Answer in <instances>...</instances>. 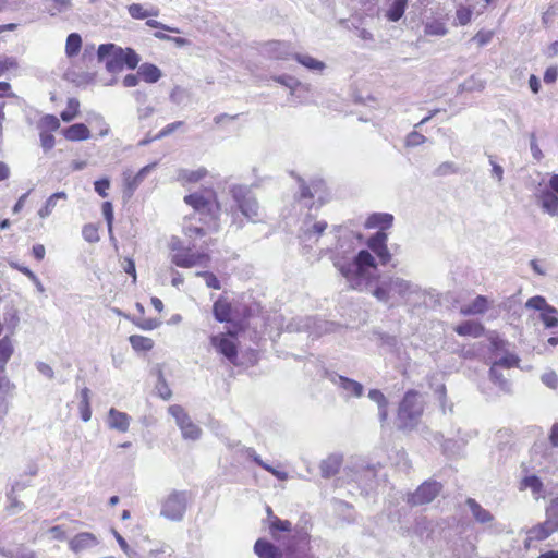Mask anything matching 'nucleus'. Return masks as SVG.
Listing matches in <instances>:
<instances>
[{"label": "nucleus", "instance_id": "1", "mask_svg": "<svg viewBox=\"0 0 558 558\" xmlns=\"http://www.w3.org/2000/svg\"><path fill=\"white\" fill-rule=\"evenodd\" d=\"M184 202L195 210V214L186 217L183 222L182 230L186 238L195 240L206 235L205 228L194 222L196 220V214L202 216L199 220H202L204 225H207L208 229L215 232L218 231L220 205L217 201L216 192L213 189H204L189 194L184 197Z\"/></svg>", "mask_w": 558, "mask_h": 558}, {"label": "nucleus", "instance_id": "2", "mask_svg": "<svg viewBox=\"0 0 558 558\" xmlns=\"http://www.w3.org/2000/svg\"><path fill=\"white\" fill-rule=\"evenodd\" d=\"M332 262L351 289L368 291L373 288L377 265L369 251L361 250L353 258L336 254Z\"/></svg>", "mask_w": 558, "mask_h": 558}, {"label": "nucleus", "instance_id": "3", "mask_svg": "<svg viewBox=\"0 0 558 558\" xmlns=\"http://www.w3.org/2000/svg\"><path fill=\"white\" fill-rule=\"evenodd\" d=\"M372 294L383 303L402 301L404 303H417L424 299V290L415 282L399 276H384L380 278Z\"/></svg>", "mask_w": 558, "mask_h": 558}, {"label": "nucleus", "instance_id": "4", "mask_svg": "<svg viewBox=\"0 0 558 558\" xmlns=\"http://www.w3.org/2000/svg\"><path fill=\"white\" fill-rule=\"evenodd\" d=\"M99 60H106V68L109 72H119L125 65L134 70L140 61V56L132 48H121L114 44H102L98 47Z\"/></svg>", "mask_w": 558, "mask_h": 558}, {"label": "nucleus", "instance_id": "5", "mask_svg": "<svg viewBox=\"0 0 558 558\" xmlns=\"http://www.w3.org/2000/svg\"><path fill=\"white\" fill-rule=\"evenodd\" d=\"M424 411V402L420 392L409 390L401 400L397 414V426L401 430L414 429Z\"/></svg>", "mask_w": 558, "mask_h": 558}, {"label": "nucleus", "instance_id": "6", "mask_svg": "<svg viewBox=\"0 0 558 558\" xmlns=\"http://www.w3.org/2000/svg\"><path fill=\"white\" fill-rule=\"evenodd\" d=\"M230 194L235 203L236 210L240 211L247 221L257 223L264 220V211L248 186L232 185L230 187Z\"/></svg>", "mask_w": 558, "mask_h": 558}, {"label": "nucleus", "instance_id": "7", "mask_svg": "<svg viewBox=\"0 0 558 558\" xmlns=\"http://www.w3.org/2000/svg\"><path fill=\"white\" fill-rule=\"evenodd\" d=\"M187 501V492H171L161 502L160 515L170 521H181L186 512Z\"/></svg>", "mask_w": 558, "mask_h": 558}, {"label": "nucleus", "instance_id": "8", "mask_svg": "<svg viewBox=\"0 0 558 558\" xmlns=\"http://www.w3.org/2000/svg\"><path fill=\"white\" fill-rule=\"evenodd\" d=\"M168 412L175 420L184 439L197 440L201 438L202 429L191 420L190 415L181 405H170Z\"/></svg>", "mask_w": 558, "mask_h": 558}, {"label": "nucleus", "instance_id": "9", "mask_svg": "<svg viewBox=\"0 0 558 558\" xmlns=\"http://www.w3.org/2000/svg\"><path fill=\"white\" fill-rule=\"evenodd\" d=\"M526 308L539 311V319L545 328H555L558 326V310L548 304L546 299L541 295L530 298L525 303Z\"/></svg>", "mask_w": 558, "mask_h": 558}, {"label": "nucleus", "instance_id": "10", "mask_svg": "<svg viewBox=\"0 0 558 558\" xmlns=\"http://www.w3.org/2000/svg\"><path fill=\"white\" fill-rule=\"evenodd\" d=\"M211 260L210 255L205 252H193L192 247H186L183 252L172 253L171 262L182 268H192L195 266L207 267Z\"/></svg>", "mask_w": 558, "mask_h": 558}, {"label": "nucleus", "instance_id": "11", "mask_svg": "<svg viewBox=\"0 0 558 558\" xmlns=\"http://www.w3.org/2000/svg\"><path fill=\"white\" fill-rule=\"evenodd\" d=\"M289 331H310L315 336H320L322 333L329 332L333 330V324L325 320H316L312 317H299L293 319L287 326Z\"/></svg>", "mask_w": 558, "mask_h": 558}, {"label": "nucleus", "instance_id": "12", "mask_svg": "<svg viewBox=\"0 0 558 558\" xmlns=\"http://www.w3.org/2000/svg\"><path fill=\"white\" fill-rule=\"evenodd\" d=\"M300 182V199L305 202V205H313L311 201L316 199L319 205L324 204L326 201V189L325 182L322 179L312 180L308 184H306L302 179H299Z\"/></svg>", "mask_w": 558, "mask_h": 558}, {"label": "nucleus", "instance_id": "13", "mask_svg": "<svg viewBox=\"0 0 558 558\" xmlns=\"http://www.w3.org/2000/svg\"><path fill=\"white\" fill-rule=\"evenodd\" d=\"M235 335L232 332L219 333L210 337V343L216 351L222 354L231 364H236L238 348L235 344Z\"/></svg>", "mask_w": 558, "mask_h": 558}, {"label": "nucleus", "instance_id": "14", "mask_svg": "<svg viewBox=\"0 0 558 558\" xmlns=\"http://www.w3.org/2000/svg\"><path fill=\"white\" fill-rule=\"evenodd\" d=\"M438 482H424L414 493L409 494L407 501L411 506H422L432 502L440 493Z\"/></svg>", "mask_w": 558, "mask_h": 558}, {"label": "nucleus", "instance_id": "15", "mask_svg": "<svg viewBox=\"0 0 558 558\" xmlns=\"http://www.w3.org/2000/svg\"><path fill=\"white\" fill-rule=\"evenodd\" d=\"M347 470L352 481L356 482L364 489L372 487L377 472L375 466L359 461L352 465H348Z\"/></svg>", "mask_w": 558, "mask_h": 558}, {"label": "nucleus", "instance_id": "16", "mask_svg": "<svg viewBox=\"0 0 558 558\" xmlns=\"http://www.w3.org/2000/svg\"><path fill=\"white\" fill-rule=\"evenodd\" d=\"M465 505L468 506L470 513L476 523L485 526L487 530L495 529V517L489 510L482 507V505L473 498H468Z\"/></svg>", "mask_w": 558, "mask_h": 558}, {"label": "nucleus", "instance_id": "17", "mask_svg": "<svg viewBox=\"0 0 558 558\" xmlns=\"http://www.w3.org/2000/svg\"><path fill=\"white\" fill-rule=\"evenodd\" d=\"M368 248L378 257L379 263L385 266L390 263L391 254L387 247V234L377 232L367 241Z\"/></svg>", "mask_w": 558, "mask_h": 558}, {"label": "nucleus", "instance_id": "18", "mask_svg": "<svg viewBox=\"0 0 558 558\" xmlns=\"http://www.w3.org/2000/svg\"><path fill=\"white\" fill-rule=\"evenodd\" d=\"M157 163H150L143 167L136 174L132 175L130 172L123 173L124 179V196L132 197L136 189L141 185L148 173L155 169Z\"/></svg>", "mask_w": 558, "mask_h": 558}, {"label": "nucleus", "instance_id": "19", "mask_svg": "<svg viewBox=\"0 0 558 558\" xmlns=\"http://www.w3.org/2000/svg\"><path fill=\"white\" fill-rule=\"evenodd\" d=\"M328 225L324 220H306L301 227L300 239L304 243H315L318 241L319 236L324 233Z\"/></svg>", "mask_w": 558, "mask_h": 558}, {"label": "nucleus", "instance_id": "20", "mask_svg": "<svg viewBox=\"0 0 558 558\" xmlns=\"http://www.w3.org/2000/svg\"><path fill=\"white\" fill-rule=\"evenodd\" d=\"M264 49L269 57L280 60L294 59L295 54L292 45L287 41L272 40L267 43Z\"/></svg>", "mask_w": 558, "mask_h": 558}, {"label": "nucleus", "instance_id": "21", "mask_svg": "<svg viewBox=\"0 0 558 558\" xmlns=\"http://www.w3.org/2000/svg\"><path fill=\"white\" fill-rule=\"evenodd\" d=\"M98 544L99 541L96 535L89 532L78 533L69 541V547L75 554L94 548Z\"/></svg>", "mask_w": 558, "mask_h": 558}, {"label": "nucleus", "instance_id": "22", "mask_svg": "<svg viewBox=\"0 0 558 558\" xmlns=\"http://www.w3.org/2000/svg\"><path fill=\"white\" fill-rule=\"evenodd\" d=\"M106 423L110 429L126 433L131 424V416L125 412L111 408L108 411Z\"/></svg>", "mask_w": 558, "mask_h": 558}, {"label": "nucleus", "instance_id": "23", "mask_svg": "<svg viewBox=\"0 0 558 558\" xmlns=\"http://www.w3.org/2000/svg\"><path fill=\"white\" fill-rule=\"evenodd\" d=\"M329 379L338 387L343 389L347 397H361L363 395V385L353 379L343 377L338 374L329 375Z\"/></svg>", "mask_w": 558, "mask_h": 558}, {"label": "nucleus", "instance_id": "24", "mask_svg": "<svg viewBox=\"0 0 558 558\" xmlns=\"http://www.w3.org/2000/svg\"><path fill=\"white\" fill-rule=\"evenodd\" d=\"M342 456L332 453L320 462L319 469L322 476L329 478L338 473L342 464Z\"/></svg>", "mask_w": 558, "mask_h": 558}, {"label": "nucleus", "instance_id": "25", "mask_svg": "<svg viewBox=\"0 0 558 558\" xmlns=\"http://www.w3.org/2000/svg\"><path fill=\"white\" fill-rule=\"evenodd\" d=\"M254 551L259 558H282V551L272 543L263 538L256 541Z\"/></svg>", "mask_w": 558, "mask_h": 558}, {"label": "nucleus", "instance_id": "26", "mask_svg": "<svg viewBox=\"0 0 558 558\" xmlns=\"http://www.w3.org/2000/svg\"><path fill=\"white\" fill-rule=\"evenodd\" d=\"M454 331L459 336H470L473 338H480L484 335L485 328L480 322L465 320L462 324L454 327Z\"/></svg>", "mask_w": 558, "mask_h": 558}, {"label": "nucleus", "instance_id": "27", "mask_svg": "<svg viewBox=\"0 0 558 558\" xmlns=\"http://www.w3.org/2000/svg\"><path fill=\"white\" fill-rule=\"evenodd\" d=\"M68 141L77 142L90 137L89 129L84 123H75L62 131Z\"/></svg>", "mask_w": 558, "mask_h": 558}, {"label": "nucleus", "instance_id": "28", "mask_svg": "<svg viewBox=\"0 0 558 558\" xmlns=\"http://www.w3.org/2000/svg\"><path fill=\"white\" fill-rule=\"evenodd\" d=\"M539 203L544 211L550 216H558V195L551 190L542 191L539 195Z\"/></svg>", "mask_w": 558, "mask_h": 558}, {"label": "nucleus", "instance_id": "29", "mask_svg": "<svg viewBox=\"0 0 558 558\" xmlns=\"http://www.w3.org/2000/svg\"><path fill=\"white\" fill-rule=\"evenodd\" d=\"M488 310V300L484 295H477L470 304L463 305L460 310L461 314L480 315Z\"/></svg>", "mask_w": 558, "mask_h": 558}, {"label": "nucleus", "instance_id": "30", "mask_svg": "<svg viewBox=\"0 0 558 558\" xmlns=\"http://www.w3.org/2000/svg\"><path fill=\"white\" fill-rule=\"evenodd\" d=\"M393 221V216L387 213H377L371 215L365 226L367 228H380L381 230L388 229L391 227Z\"/></svg>", "mask_w": 558, "mask_h": 558}, {"label": "nucleus", "instance_id": "31", "mask_svg": "<svg viewBox=\"0 0 558 558\" xmlns=\"http://www.w3.org/2000/svg\"><path fill=\"white\" fill-rule=\"evenodd\" d=\"M214 317L220 322H229L231 317V304L223 298L218 299L213 306Z\"/></svg>", "mask_w": 558, "mask_h": 558}, {"label": "nucleus", "instance_id": "32", "mask_svg": "<svg viewBox=\"0 0 558 558\" xmlns=\"http://www.w3.org/2000/svg\"><path fill=\"white\" fill-rule=\"evenodd\" d=\"M294 59L312 72L322 73L326 69V64L323 61H319L306 53H295Z\"/></svg>", "mask_w": 558, "mask_h": 558}, {"label": "nucleus", "instance_id": "33", "mask_svg": "<svg viewBox=\"0 0 558 558\" xmlns=\"http://www.w3.org/2000/svg\"><path fill=\"white\" fill-rule=\"evenodd\" d=\"M519 363V359L512 354H508L498 361L494 362V364L490 367L489 376L490 378H499V369L501 368H511L513 366H517Z\"/></svg>", "mask_w": 558, "mask_h": 558}, {"label": "nucleus", "instance_id": "34", "mask_svg": "<svg viewBox=\"0 0 558 558\" xmlns=\"http://www.w3.org/2000/svg\"><path fill=\"white\" fill-rule=\"evenodd\" d=\"M556 530L551 525H547V521L537 524L529 530L527 541H543L549 537Z\"/></svg>", "mask_w": 558, "mask_h": 558}, {"label": "nucleus", "instance_id": "35", "mask_svg": "<svg viewBox=\"0 0 558 558\" xmlns=\"http://www.w3.org/2000/svg\"><path fill=\"white\" fill-rule=\"evenodd\" d=\"M368 398L372 401L377 403L379 420L381 422H385L387 420V416H388V411H387L388 400H387V398L378 389H371L369 392H368Z\"/></svg>", "mask_w": 558, "mask_h": 558}, {"label": "nucleus", "instance_id": "36", "mask_svg": "<svg viewBox=\"0 0 558 558\" xmlns=\"http://www.w3.org/2000/svg\"><path fill=\"white\" fill-rule=\"evenodd\" d=\"M66 198L68 195L65 192L53 193L47 198L45 205L38 210V216L43 219L47 218L53 211L54 207L57 206V202L59 199L65 201Z\"/></svg>", "mask_w": 558, "mask_h": 558}, {"label": "nucleus", "instance_id": "37", "mask_svg": "<svg viewBox=\"0 0 558 558\" xmlns=\"http://www.w3.org/2000/svg\"><path fill=\"white\" fill-rule=\"evenodd\" d=\"M206 174L207 170L205 168H199L197 170L182 169L178 172V181L182 184L194 183L202 180Z\"/></svg>", "mask_w": 558, "mask_h": 558}, {"label": "nucleus", "instance_id": "38", "mask_svg": "<svg viewBox=\"0 0 558 558\" xmlns=\"http://www.w3.org/2000/svg\"><path fill=\"white\" fill-rule=\"evenodd\" d=\"M407 5L408 0H393L385 16L390 22H398L403 16Z\"/></svg>", "mask_w": 558, "mask_h": 558}, {"label": "nucleus", "instance_id": "39", "mask_svg": "<svg viewBox=\"0 0 558 558\" xmlns=\"http://www.w3.org/2000/svg\"><path fill=\"white\" fill-rule=\"evenodd\" d=\"M138 75L147 83H156L161 77V71L151 63H143L138 69Z\"/></svg>", "mask_w": 558, "mask_h": 558}, {"label": "nucleus", "instance_id": "40", "mask_svg": "<svg viewBox=\"0 0 558 558\" xmlns=\"http://www.w3.org/2000/svg\"><path fill=\"white\" fill-rule=\"evenodd\" d=\"M424 33L429 36H445L448 28L441 20L434 19L424 23Z\"/></svg>", "mask_w": 558, "mask_h": 558}, {"label": "nucleus", "instance_id": "41", "mask_svg": "<svg viewBox=\"0 0 558 558\" xmlns=\"http://www.w3.org/2000/svg\"><path fill=\"white\" fill-rule=\"evenodd\" d=\"M82 47V37L77 33H71L66 38L65 54L73 58L78 54Z\"/></svg>", "mask_w": 558, "mask_h": 558}, {"label": "nucleus", "instance_id": "42", "mask_svg": "<svg viewBox=\"0 0 558 558\" xmlns=\"http://www.w3.org/2000/svg\"><path fill=\"white\" fill-rule=\"evenodd\" d=\"M14 352L10 337L5 336L0 340V368L5 367Z\"/></svg>", "mask_w": 558, "mask_h": 558}, {"label": "nucleus", "instance_id": "43", "mask_svg": "<svg viewBox=\"0 0 558 558\" xmlns=\"http://www.w3.org/2000/svg\"><path fill=\"white\" fill-rule=\"evenodd\" d=\"M59 128L60 121L53 114H46L38 122V129L40 132L50 133L52 131H57Z\"/></svg>", "mask_w": 558, "mask_h": 558}, {"label": "nucleus", "instance_id": "44", "mask_svg": "<svg viewBox=\"0 0 558 558\" xmlns=\"http://www.w3.org/2000/svg\"><path fill=\"white\" fill-rule=\"evenodd\" d=\"M129 340L135 351H149L154 347V341L144 336L133 335Z\"/></svg>", "mask_w": 558, "mask_h": 558}, {"label": "nucleus", "instance_id": "45", "mask_svg": "<svg viewBox=\"0 0 558 558\" xmlns=\"http://www.w3.org/2000/svg\"><path fill=\"white\" fill-rule=\"evenodd\" d=\"M522 487L532 490L536 498H539L543 492V483L536 475H530L522 480Z\"/></svg>", "mask_w": 558, "mask_h": 558}, {"label": "nucleus", "instance_id": "46", "mask_svg": "<svg viewBox=\"0 0 558 558\" xmlns=\"http://www.w3.org/2000/svg\"><path fill=\"white\" fill-rule=\"evenodd\" d=\"M547 525H551L558 531V497L554 498L546 508Z\"/></svg>", "mask_w": 558, "mask_h": 558}, {"label": "nucleus", "instance_id": "47", "mask_svg": "<svg viewBox=\"0 0 558 558\" xmlns=\"http://www.w3.org/2000/svg\"><path fill=\"white\" fill-rule=\"evenodd\" d=\"M80 101L76 98H69L66 109L61 112V119L64 122L72 121L78 113Z\"/></svg>", "mask_w": 558, "mask_h": 558}, {"label": "nucleus", "instance_id": "48", "mask_svg": "<svg viewBox=\"0 0 558 558\" xmlns=\"http://www.w3.org/2000/svg\"><path fill=\"white\" fill-rule=\"evenodd\" d=\"M72 7V0H51L47 8L48 13L51 16L66 12Z\"/></svg>", "mask_w": 558, "mask_h": 558}, {"label": "nucleus", "instance_id": "49", "mask_svg": "<svg viewBox=\"0 0 558 558\" xmlns=\"http://www.w3.org/2000/svg\"><path fill=\"white\" fill-rule=\"evenodd\" d=\"M473 11L470 7L460 5L456 11L454 25L464 26L471 22Z\"/></svg>", "mask_w": 558, "mask_h": 558}, {"label": "nucleus", "instance_id": "50", "mask_svg": "<svg viewBox=\"0 0 558 558\" xmlns=\"http://www.w3.org/2000/svg\"><path fill=\"white\" fill-rule=\"evenodd\" d=\"M459 168L458 166L452 161H445L440 163L435 170L434 175L436 177H446L449 174L458 173Z\"/></svg>", "mask_w": 558, "mask_h": 558}, {"label": "nucleus", "instance_id": "51", "mask_svg": "<svg viewBox=\"0 0 558 558\" xmlns=\"http://www.w3.org/2000/svg\"><path fill=\"white\" fill-rule=\"evenodd\" d=\"M129 14L133 19H145L149 15H157V12L150 13L149 11L145 10L142 4L140 3H132L128 8Z\"/></svg>", "mask_w": 558, "mask_h": 558}, {"label": "nucleus", "instance_id": "52", "mask_svg": "<svg viewBox=\"0 0 558 558\" xmlns=\"http://www.w3.org/2000/svg\"><path fill=\"white\" fill-rule=\"evenodd\" d=\"M489 165L492 166V178L501 184L504 181V168L497 163L495 156L487 155Z\"/></svg>", "mask_w": 558, "mask_h": 558}, {"label": "nucleus", "instance_id": "53", "mask_svg": "<svg viewBox=\"0 0 558 558\" xmlns=\"http://www.w3.org/2000/svg\"><path fill=\"white\" fill-rule=\"evenodd\" d=\"M14 486L12 487V492L8 494V506L7 510L10 514H16L24 509V505L13 496Z\"/></svg>", "mask_w": 558, "mask_h": 558}, {"label": "nucleus", "instance_id": "54", "mask_svg": "<svg viewBox=\"0 0 558 558\" xmlns=\"http://www.w3.org/2000/svg\"><path fill=\"white\" fill-rule=\"evenodd\" d=\"M196 276L204 278L205 282H206V286L208 288L216 289V290L221 289L220 281L218 280V278L213 272H209V271H197Z\"/></svg>", "mask_w": 558, "mask_h": 558}, {"label": "nucleus", "instance_id": "55", "mask_svg": "<svg viewBox=\"0 0 558 558\" xmlns=\"http://www.w3.org/2000/svg\"><path fill=\"white\" fill-rule=\"evenodd\" d=\"M291 522L288 520H280L277 517H274L271 524H270V531L271 534L275 536V531H282V532H289L291 531Z\"/></svg>", "mask_w": 558, "mask_h": 558}, {"label": "nucleus", "instance_id": "56", "mask_svg": "<svg viewBox=\"0 0 558 558\" xmlns=\"http://www.w3.org/2000/svg\"><path fill=\"white\" fill-rule=\"evenodd\" d=\"M426 142V137L417 131H412L408 134L405 138V146L408 147H416Z\"/></svg>", "mask_w": 558, "mask_h": 558}, {"label": "nucleus", "instance_id": "57", "mask_svg": "<svg viewBox=\"0 0 558 558\" xmlns=\"http://www.w3.org/2000/svg\"><path fill=\"white\" fill-rule=\"evenodd\" d=\"M82 234L83 238L89 243H94L99 240L98 230L94 225H85L83 227Z\"/></svg>", "mask_w": 558, "mask_h": 558}, {"label": "nucleus", "instance_id": "58", "mask_svg": "<svg viewBox=\"0 0 558 558\" xmlns=\"http://www.w3.org/2000/svg\"><path fill=\"white\" fill-rule=\"evenodd\" d=\"M39 138H40V146L43 147L44 151H49L53 148V146L56 144V140L51 133L39 132Z\"/></svg>", "mask_w": 558, "mask_h": 558}, {"label": "nucleus", "instance_id": "59", "mask_svg": "<svg viewBox=\"0 0 558 558\" xmlns=\"http://www.w3.org/2000/svg\"><path fill=\"white\" fill-rule=\"evenodd\" d=\"M102 215L108 225V230L111 233L112 232V222H113V207L110 202H105L102 204Z\"/></svg>", "mask_w": 558, "mask_h": 558}, {"label": "nucleus", "instance_id": "60", "mask_svg": "<svg viewBox=\"0 0 558 558\" xmlns=\"http://www.w3.org/2000/svg\"><path fill=\"white\" fill-rule=\"evenodd\" d=\"M274 80L279 84L290 88L291 90L295 89L296 86L300 85V82L296 78L289 75L276 76Z\"/></svg>", "mask_w": 558, "mask_h": 558}, {"label": "nucleus", "instance_id": "61", "mask_svg": "<svg viewBox=\"0 0 558 558\" xmlns=\"http://www.w3.org/2000/svg\"><path fill=\"white\" fill-rule=\"evenodd\" d=\"M183 124L182 121H175L168 125H166L157 135H155V140H160L173 133Z\"/></svg>", "mask_w": 558, "mask_h": 558}, {"label": "nucleus", "instance_id": "62", "mask_svg": "<svg viewBox=\"0 0 558 558\" xmlns=\"http://www.w3.org/2000/svg\"><path fill=\"white\" fill-rule=\"evenodd\" d=\"M542 381L544 385L551 389H556L558 387V376L555 372H548L542 375Z\"/></svg>", "mask_w": 558, "mask_h": 558}, {"label": "nucleus", "instance_id": "63", "mask_svg": "<svg viewBox=\"0 0 558 558\" xmlns=\"http://www.w3.org/2000/svg\"><path fill=\"white\" fill-rule=\"evenodd\" d=\"M493 38V33L489 31H480L473 37V40L478 44V46L487 45Z\"/></svg>", "mask_w": 558, "mask_h": 558}, {"label": "nucleus", "instance_id": "64", "mask_svg": "<svg viewBox=\"0 0 558 558\" xmlns=\"http://www.w3.org/2000/svg\"><path fill=\"white\" fill-rule=\"evenodd\" d=\"M530 148L532 156L535 160L539 161L543 158V153L537 144L536 136L534 133L530 136Z\"/></svg>", "mask_w": 558, "mask_h": 558}]
</instances>
